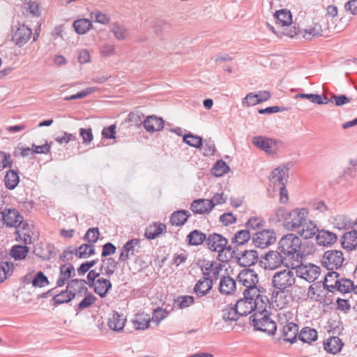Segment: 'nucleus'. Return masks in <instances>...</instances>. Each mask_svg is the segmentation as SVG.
I'll use <instances>...</instances> for the list:
<instances>
[{
	"mask_svg": "<svg viewBox=\"0 0 357 357\" xmlns=\"http://www.w3.org/2000/svg\"><path fill=\"white\" fill-rule=\"evenodd\" d=\"M28 247L24 245H15L10 250V255L15 260H21L24 259L29 252Z\"/></svg>",
	"mask_w": 357,
	"mask_h": 357,
	"instance_id": "obj_49",
	"label": "nucleus"
},
{
	"mask_svg": "<svg viewBox=\"0 0 357 357\" xmlns=\"http://www.w3.org/2000/svg\"><path fill=\"white\" fill-rule=\"evenodd\" d=\"M3 225L15 227L23 220L24 217L16 209L5 208L3 211Z\"/></svg>",
	"mask_w": 357,
	"mask_h": 357,
	"instance_id": "obj_20",
	"label": "nucleus"
},
{
	"mask_svg": "<svg viewBox=\"0 0 357 357\" xmlns=\"http://www.w3.org/2000/svg\"><path fill=\"white\" fill-rule=\"evenodd\" d=\"M259 99L257 93H249L242 100V105L244 107H249L259 104Z\"/></svg>",
	"mask_w": 357,
	"mask_h": 357,
	"instance_id": "obj_61",
	"label": "nucleus"
},
{
	"mask_svg": "<svg viewBox=\"0 0 357 357\" xmlns=\"http://www.w3.org/2000/svg\"><path fill=\"white\" fill-rule=\"evenodd\" d=\"M298 340L305 343H311L317 340V332L310 327H304L301 329L298 335Z\"/></svg>",
	"mask_w": 357,
	"mask_h": 357,
	"instance_id": "obj_34",
	"label": "nucleus"
},
{
	"mask_svg": "<svg viewBox=\"0 0 357 357\" xmlns=\"http://www.w3.org/2000/svg\"><path fill=\"white\" fill-rule=\"evenodd\" d=\"M91 21L86 19L77 20L73 23V27L78 34L86 33L91 29Z\"/></svg>",
	"mask_w": 357,
	"mask_h": 357,
	"instance_id": "obj_48",
	"label": "nucleus"
},
{
	"mask_svg": "<svg viewBox=\"0 0 357 357\" xmlns=\"http://www.w3.org/2000/svg\"><path fill=\"white\" fill-rule=\"evenodd\" d=\"M338 277L339 274L336 271H328L324 277V289L333 292L335 290L334 283L336 280H339Z\"/></svg>",
	"mask_w": 357,
	"mask_h": 357,
	"instance_id": "obj_44",
	"label": "nucleus"
},
{
	"mask_svg": "<svg viewBox=\"0 0 357 357\" xmlns=\"http://www.w3.org/2000/svg\"><path fill=\"white\" fill-rule=\"evenodd\" d=\"M190 215V214L188 211H177L172 214L170 218V222L173 225L182 226L186 222L188 218Z\"/></svg>",
	"mask_w": 357,
	"mask_h": 357,
	"instance_id": "obj_36",
	"label": "nucleus"
},
{
	"mask_svg": "<svg viewBox=\"0 0 357 357\" xmlns=\"http://www.w3.org/2000/svg\"><path fill=\"white\" fill-rule=\"evenodd\" d=\"M206 235L197 229L192 231L187 236L188 243L190 245H199L202 244L204 241H206Z\"/></svg>",
	"mask_w": 357,
	"mask_h": 357,
	"instance_id": "obj_37",
	"label": "nucleus"
},
{
	"mask_svg": "<svg viewBox=\"0 0 357 357\" xmlns=\"http://www.w3.org/2000/svg\"><path fill=\"white\" fill-rule=\"evenodd\" d=\"M75 293H71L70 291H68V289H66L65 291H62L59 294L55 295L52 300L54 305H58L71 301L75 298Z\"/></svg>",
	"mask_w": 357,
	"mask_h": 357,
	"instance_id": "obj_40",
	"label": "nucleus"
},
{
	"mask_svg": "<svg viewBox=\"0 0 357 357\" xmlns=\"http://www.w3.org/2000/svg\"><path fill=\"white\" fill-rule=\"evenodd\" d=\"M142 116L138 113L130 112L126 120L128 123V126L141 127L143 125Z\"/></svg>",
	"mask_w": 357,
	"mask_h": 357,
	"instance_id": "obj_58",
	"label": "nucleus"
},
{
	"mask_svg": "<svg viewBox=\"0 0 357 357\" xmlns=\"http://www.w3.org/2000/svg\"><path fill=\"white\" fill-rule=\"evenodd\" d=\"M296 269V275L301 278H303L308 282H314L320 275V267L312 264H308L304 265L302 264V261L298 266H295Z\"/></svg>",
	"mask_w": 357,
	"mask_h": 357,
	"instance_id": "obj_9",
	"label": "nucleus"
},
{
	"mask_svg": "<svg viewBox=\"0 0 357 357\" xmlns=\"http://www.w3.org/2000/svg\"><path fill=\"white\" fill-rule=\"evenodd\" d=\"M337 240V234L326 229L319 230L316 235L317 243L319 245L326 247L331 246L334 244Z\"/></svg>",
	"mask_w": 357,
	"mask_h": 357,
	"instance_id": "obj_21",
	"label": "nucleus"
},
{
	"mask_svg": "<svg viewBox=\"0 0 357 357\" xmlns=\"http://www.w3.org/2000/svg\"><path fill=\"white\" fill-rule=\"evenodd\" d=\"M273 287L277 289L273 292L272 299L277 303V306L283 308L286 302L282 301V294L289 291V288L296 283L294 273L289 269L276 272L272 278Z\"/></svg>",
	"mask_w": 357,
	"mask_h": 357,
	"instance_id": "obj_2",
	"label": "nucleus"
},
{
	"mask_svg": "<svg viewBox=\"0 0 357 357\" xmlns=\"http://www.w3.org/2000/svg\"><path fill=\"white\" fill-rule=\"evenodd\" d=\"M183 141L190 146L199 148L203 144V140L199 135H182Z\"/></svg>",
	"mask_w": 357,
	"mask_h": 357,
	"instance_id": "obj_54",
	"label": "nucleus"
},
{
	"mask_svg": "<svg viewBox=\"0 0 357 357\" xmlns=\"http://www.w3.org/2000/svg\"><path fill=\"white\" fill-rule=\"evenodd\" d=\"M322 35V27L319 23H314L313 26L309 29L305 30L303 37L306 39H311L313 36H318Z\"/></svg>",
	"mask_w": 357,
	"mask_h": 357,
	"instance_id": "obj_57",
	"label": "nucleus"
},
{
	"mask_svg": "<svg viewBox=\"0 0 357 357\" xmlns=\"http://www.w3.org/2000/svg\"><path fill=\"white\" fill-rule=\"evenodd\" d=\"M238 280L245 287L243 294L262 295L263 291H261L259 287L257 286L258 275L254 270L250 268L242 270L238 275Z\"/></svg>",
	"mask_w": 357,
	"mask_h": 357,
	"instance_id": "obj_7",
	"label": "nucleus"
},
{
	"mask_svg": "<svg viewBox=\"0 0 357 357\" xmlns=\"http://www.w3.org/2000/svg\"><path fill=\"white\" fill-rule=\"evenodd\" d=\"M249 319L256 331L264 332L269 335H274L277 331V324L268 315L266 308L261 312H255Z\"/></svg>",
	"mask_w": 357,
	"mask_h": 357,
	"instance_id": "obj_5",
	"label": "nucleus"
},
{
	"mask_svg": "<svg viewBox=\"0 0 357 357\" xmlns=\"http://www.w3.org/2000/svg\"><path fill=\"white\" fill-rule=\"evenodd\" d=\"M204 277L199 280L194 287V293L198 297L206 295L213 287V279L209 278L208 272H203Z\"/></svg>",
	"mask_w": 357,
	"mask_h": 357,
	"instance_id": "obj_18",
	"label": "nucleus"
},
{
	"mask_svg": "<svg viewBox=\"0 0 357 357\" xmlns=\"http://www.w3.org/2000/svg\"><path fill=\"white\" fill-rule=\"evenodd\" d=\"M167 316V312L165 310H162L160 307L155 309L153 312V316L151 318V321L156 322L159 324L160 322Z\"/></svg>",
	"mask_w": 357,
	"mask_h": 357,
	"instance_id": "obj_62",
	"label": "nucleus"
},
{
	"mask_svg": "<svg viewBox=\"0 0 357 357\" xmlns=\"http://www.w3.org/2000/svg\"><path fill=\"white\" fill-rule=\"evenodd\" d=\"M342 246L347 250H354L357 248V231L352 230L346 232L342 238Z\"/></svg>",
	"mask_w": 357,
	"mask_h": 357,
	"instance_id": "obj_27",
	"label": "nucleus"
},
{
	"mask_svg": "<svg viewBox=\"0 0 357 357\" xmlns=\"http://www.w3.org/2000/svg\"><path fill=\"white\" fill-rule=\"evenodd\" d=\"M86 280L82 279H73L68 284L66 289L71 293L82 292L83 291H87V288L85 287Z\"/></svg>",
	"mask_w": 357,
	"mask_h": 357,
	"instance_id": "obj_45",
	"label": "nucleus"
},
{
	"mask_svg": "<svg viewBox=\"0 0 357 357\" xmlns=\"http://www.w3.org/2000/svg\"><path fill=\"white\" fill-rule=\"evenodd\" d=\"M298 335V326L293 322L288 323L284 326L282 329V337L285 342L291 344L296 342Z\"/></svg>",
	"mask_w": 357,
	"mask_h": 357,
	"instance_id": "obj_25",
	"label": "nucleus"
},
{
	"mask_svg": "<svg viewBox=\"0 0 357 357\" xmlns=\"http://www.w3.org/2000/svg\"><path fill=\"white\" fill-rule=\"evenodd\" d=\"M4 182L8 189H15L20 182L17 172L14 170L8 171L4 178Z\"/></svg>",
	"mask_w": 357,
	"mask_h": 357,
	"instance_id": "obj_41",
	"label": "nucleus"
},
{
	"mask_svg": "<svg viewBox=\"0 0 357 357\" xmlns=\"http://www.w3.org/2000/svg\"><path fill=\"white\" fill-rule=\"evenodd\" d=\"M229 170V166L226 164L225 162L220 160H218L215 163V165H213V167L211 169V172L214 176L219 177V176H222L224 174H225L226 173H227Z\"/></svg>",
	"mask_w": 357,
	"mask_h": 357,
	"instance_id": "obj_50",
	"label": "nucleus"
},
{
	"mask_svg": "<svg viewBox=\"0 0 357 357\" xmlns=\"http://www.w3.org/2000/svg\"><path fill=\"white\" fill-rule=\"evenodd\" d=\"M32 30L24 24H19V26L13 31L12 40L18 47L25 45L32 36Z\"/></svg>",
	"mask_w": 357,
	"mask_h": 357,
	"instance_id": "obj_15",
	"label": "nucleus"
},
{
	"mask_svg": "<svg viewBox=\"0 0 357 357\" xmlns=\"http://www.w3.org/2000/svg\"><path fill=\"white\" fill-rule=\"evenodd\" d=\"M319 229L317 225L307 217L303 222L302 226L296 230L297 234L305 239H309L317 235Z\"/></svg>",
	"mask_w": 357,
	"mask_h": 357,
	"instance_id": "obj_19",
	"label": "nucleus"
},
{
	"mask_svg": "<svg viewBox=\"0 0 357 357\" xmlns=\"http://www.w3.org/2000/svg\"><path fill=\"white\" fill-rule=\"evenodd\" d=\"M275 22L282 26H289L292 23L291 12L286 9L278 10L274 14Z\"/></svg>",
	"mask_w": 357,
	"mask_h": 357,
	"instance_id": "obj_32",
	"label": "nucleus"
},
{
	"mask_svg": "<svg viewBox=\"0 0 357 357\" xmlns=\"http://www.w3.org/2000/svg\"><path fill=\"white\" fill-rule=\"evenodd\" d=\"M344 259L340 250H331L326 251L322 258V264L328 270L340 268Z\"/></svg>",
	"mask_w": 357,
	"mask_h": 357,
	"instance_id": "obj_10",
	"label": "nucleus"
},
{
	"mask_svg": "<svg viewBox=\"0 0 357 357\" xmlns=\"http://www.w3.org/2000/svg\"><path fill=\"white\" fill-rule=\"evenodd\" d=\"M331 224L335 229L347 230L352 227V225H356V222H353L345 215H337L332 218Z\"/></svg>",
	"mask_w": 357,
	"mask_h": 357,
	"instance_id": "obj_26",
	"label": "nucleus"
},
{
	"mask_svg": "<svg viewBox=\"0 0 357 357\" xmlns=\"http://www.w3.org/2000/svg\"><path fill=\"white\" fill-rule=\"evenodd\" d=\"M92 287H93V291L96 294L101 298H105L112 288V283L107 279L99 278Z\"/></svg>",
	"mask_w": 357,
	"mask_h": 357,
	"instance_id": "obj_28",
	"label": "nucleus"
},
{
	"mask_svg": "<svg viewBox=\"0 0 357 357\" xmlns=\"http://www.w3.org/2000/svg\"><path fill=\"white\" fill-rule=\"evenodd\" d=\"M115 38L119 40H123L128 38L129 32L128 29L121 23H114L110 29Z\"/></svg>",
	"mask_w": 357,
	"mask_h": 357,
	"instance_id": "obj_39",
	"label": "nucleus"
},
{
	"mask_svg": "<svg viewBox=\"0 0 357 357\" xmlns=\"http://www.w3.org/2000/svg\"><path fill=\"white\" fill-rule=\"evenodd\" d=\"M95 254V247L91 243L82 244L75 252L78 258H86Z\"/></svg>",
	"mask_w": 357,
	"mask_h": 357,
	"instance_id": "obj_42",
	"label": "nucleus"
},
{
	"mask_svg": "<svg viewBox=\"0 0 357 357\" xmlns=\"http://www.w3.org/2000/svg\"><path fill=\"white\" fill-rule=\"evenodd\" d=\"M236 290V281L230 276H224L220 279L219 291L222 294L230 295Z\"/></svg>",
	"mask_w": 357,
	"mask_h": 357,
	"instance_id": "obj_30",
	"label": "nucleus"
},
{
	"mask_svg": "<svg viewBox=\"0 0 357 357\" xmlns=\"http://www.w3.org/2000/svg\"><path fill=\"white\" fill-rule=\"evenodd\" d=\"M289 211L284 207L278 208L274 213H273L270 218V221L273 223H278L281 221L284 223L285 218L287 217Z\"/></svg>",
	"mask_w": 357,
	"mask_h": 357,
	"instance_id": "obj_52",
	"label": "nucleus"
},
{
	"mask_svg": "<svg viewBox=\"0 0 357 357\" xmlns=\"http://www.w3.org/2000/svg\"><path fill=\"white\" fill-rule=\"evenodd\" d=\"M150 321L151 318L149 314L139 313L136 314L133 324L137 330H145L149 327Z\"/></svg>",
	"mask_w": 357,
	"mask_h": 357,
	"instance_id": "obj_38",
	"label": "nucleus"
},
{
	"mask_svg": "<svg viewBox=\"0 0 357 357\" xmlns=\"http://www.w3.org/2000/svg\"><path fill=\"white\" fill-rule=\"evenodd\" d=\"M33 225L28 223L24 220L21 221L16 227V240L23 241L25 245L32 243L33 236Z\"/></svg>",
	"mask_w": 357,
	"mask_h": 357,
	"instance_id": "obj_14",
	"label": "nucleus"
},
{
	"mask_svg": "<svg viewBox=\"0 0 357 357\" xmlns=\"http://www.w3.org/2000/svg\"><path fill=\"white\" fill-rule=\"evenodd\" d=\"M307 215L308 211L304 208H294L289 211L282 225L288 231H296L302 226V223L305 220Z\"/></svg>",
	"mask_w": 357,
	"mask_h": 357,
	"instance_id": "obj_8",
	"label": "nucleus"
},
{
	"mask_svg": "<svg viewBox=\"0 0 357 357\" xmlns=\"http://www.w3.org/2000/svg\"><path fill=\"white\" fill-rule=\"evenodd\" d=\"M96 301V298L89 292H87L85 297L82 301L78 304L77 307L75 309L77 313L81 310L89 307L92 305Z\"/></svg>",
	"mask_w": 357,
	"mask_h": 357,
	"instance_id": "obj_56",
	"label": "nucleus"
},
{
	"mask_svg": "<svg viewBox=\"0 0 357 357\" xmlns=\"http://www.w3.org/2000/svg\"><path fill=\"white\" fill-rule=\"evenodd\" d=\"M302 241L294 233L284 235L278 241V249L284 255L286 266L295 268L303 258L301 251Z\"/></svg>",
	"mask_w": 357,
	"mask_h": 357,
	"instance_id": "obj_1",
	"label": "nucleus"
},
{
	"mask_svg": "<svg viewBox=\"0 0 357 357\" xmlns=\"http://www.w3.org/2000/svg\"><path fill=\"white\" fill-rule=\"evenodd\" d=\"M75 275V268L71 264H63L60 266L59 276L56 281L58 287H63L70 278Z\"/></svg>",
	"mask_w": 357,
	"mask_h": 357,
	"instance_id": "obj_23",
	"label": "nucleus"
},
{
	"mask_svg": "<svg viewBox=\"0 0 357 357\" xmlns=\"http://www.w3.org/2000/svg\"><path fill=\"white\" fill-rule=\"evenodd\" d=\"M239 317L235 305L231 304L227 305L222 310V318L225 321H237Z\"/></svg>",
	"mask_w": 357,
	"mask_h": 357,
	"instance_id": "obj_43",
	"label": "nucleus"
},
{
	"mask_svg": "<svg viewBox=\"0 0 357 357\" xmlns=\"http://www.w3.org/2000/svg\"><path fill=\"white\" fill-rule=\"evenodd\" d=\"M343 347L342 340L338 337H331L324 342V349L330 354H336L339 353Z\"/></svg>",
	"mask_w": 357,
	"mask_h": 357,
	"instance_id": "obj_31",
	"label": "nucleus"
},
{
	"mask_svg": "<svg viewBox=\"0 0 357 357\" xmlns=\"http://www.w3.org/2000/svg\"><path fill=\"white\" fill-rule=\"evenodd\" d=\"M251 237V234L248 229L238 231L231 238V243L238 245H243L247 243Z\"/></svg>",
	"mask_w": 357,
	"mask_h": 357,
	"instance_id": "obj_47",
	"label": "nucleus"
},
{
	"mask_svg": "<svg viewBox=\"0 0 357 357\" xmlns=\"http://www.w3.org/2000/svg\"><path fill=\"white\" fill-rule=\"evenodd\" d=\"M195 299L192 296H181L175 301V303L180 309H183L192 305L194 303Z\"/></svg>",
	"mask_w": 357,
	"mask_h": 357,
	"instance_id": "obj_59",
	"label": "nucleus"
},
{
	"mask_svg": "<svg viewBox=\"0 0 357 357\" xmlns=\"http://www.w3.org/2000/svg\"><path fill=\"white\" fill-rule=\"evenodd\" d=\"M334 286H335V290L343 294L349 293L351 291L354 292V290L356 289L354 282L349 279L344 278L336 280L335 281Z\"/></svg>",
	"mask_w": 357,
	"mask_h": 357,
	"instance_id": "obj_33",
	"label": "nucleus"
},
{
	"mask_svg": "<svg viewBox=\"0 0 357 357\" xmlns=\"http://www.w3.org/2000/svg\"><path fill=\"white\" fill-rule=\"evenodd\" d=\"M213 209V205L208 199H197L190 205V210L195 214H208Z\"/></svg>",
	"mask_w": 357,
	"mask_h": 357,
	"instance_id": "obj_22",
	"label": "nucleus"
},
{
	"mask_svg": "<svg viewBox=\"0 0 357 357\" xmlns=\"http://www.w3.org/2000/svg\"><path fill=\"white\" fill-rule=\"evenodd\" d=\"M14 271V264L8 261L0 263V282H3L7 278L12 275Z\"/></svg>",
	"mask_w": 357,
	"mask_h": 357,
	"instance_id": "obj_46",
	"label": "nucleus"
},
{
	"mask_svg": "<svg viewBox=\"0 0 357 357\" xmlns=\"http://www.w3.org/2000/svg\"><path fill=\"white\" fill-rule=\"evenodd\" d=\"M264 223V221L262 220L261 218L254 217L248 220V221L246 223V226L248 228V230L250 229L255 230L257 229H259L261 227H262Z\"/></svg>",
	"mask_w": 357,
	"mask_h": 357,
	"instance_id": "obj_64",
	"label": "nucleus"
},
{
	"mask_svg": "<svg viewBox=\"0 0 357 357\" xmlns=\"http://www.w3.org/2000/svg\"><path fill=\"white\" fill-rule=\"evenodd\" d=\"M102 261L106 263L107 266L104 267L103 266H102L101 271H104L103 274L110 278L114 273L115 269L116 268L118 264L116 261L112 257L103 259Z\"/></svg>",
	"mask_w": 357,
	"mask_h": 357,
	"instance_id": "obj_51",
	"label": "nucleus"
},
{
	"mask_svg": "<svg viewBox=\"0 0 357 357\" xmlns=\"http://www.w3.org/2000/svg\"><path fill=\"white\" fill-rule=\"evenodd\" d=\"M268 305V299L266 296L243 294V298L238 300L234 305L238 315L240 317H245L253 311L258 312L259 311L264 310Z\"/></svg>",
	"mask_w": 357,
	"mask_h": 357,
	"instance_id": "obj_3",
	"label": "nucleus"
},
{
	"mask_svg": "<svg viewBox=\"0 0 357 357\" xmlns=\"http://www.w3.org/2000/svg\"><path fill=\"white\" fill-rule=\"evenodd\" d=\"M139 241L137 238H132L128 241L122 247L121 252L119 255V260L126 261L129 259L130 256L135 255V247L138 245Z\"/></svg>",
	"mask_w": 357,
	"mask_h": 357,
	"instance_id": "obj_24",
	"label": "nucleus"
},
{
	"mask_svg": "<svg viewBox=\"0 0 357 357\" xmlns=\"http://www.w3.org/2000/svg\"><path fill=\"white\" fill-rule=\"evenodd\" d=\"M166 229L165 225L162 223H154L146 227L145 236L148 239H155Z\"/></svg>",
	"mask_w": 357,
	"mask_h": 357,
	"instance_id": "obj_35",
	"label": "nucleus"
},
{
	"mask_svg": "<svg viewBox=\"0 0 357 357\" xmlns=\"http://www.w3.org/2000/svg\"><path fill=\"white\" fill-rule=\"evenodd\" d=\"M276 241V234L273 229H263L256 232L252 237L254 245L259 248H265L274 243Z\"/></svg>",
	"mask_w": 357,
	"mask_h": 357,
	"instance_id": "obj_12",
	"label": "nucleus"
},
{
	"mask_svg": "<svg viewBox=\"0 0 357 357\" xmlns=\"http://www.w3.org/2000/svg\"><path fill=\"white\" fill-rule=\"evenodd\" d=\"M288 170V167H279L271 172L270 181L273 186L274 190L282 187V185H286L289 177Z\"/></svg>",
	"mask_w": 357,
	"mask_h": 357,
	"instance_id": "obj_16",
	"label": "nucleus"
},
{
	"mask_svg": "<svg viewBox=\"0 0 357 357\" xmlns=\"http://www.w3.org/2000/svg\"><path fill=\"white\" fill-rule=\"evenodd\" d=\"M252 141L255 146L268 154L275 153L281 144L280 141L263 135L254 137Z\"/></svg>",
	"mask_w": 357,
	"mask_h": 357,
	"instance_id": "obj_11",
	"label": "nucleus"
},
{
	"mask_svg": "<svg viewBox=\"0 0 357 357\" xmlns=\"http://www.w3.org/2000/svg\"><path fill=\"white\" fill-rule=\"evenodd\" d=\"M31 284L34 287L41 288L48 285L49 280L42 271H39L33 276Z\"/></svg>",
	"mask_w": 357,
	"mask_h": 357,
	"instance_id": "obj_53",
	"label": "nucleus"
},
{
	"mask_svg": "<svg viewBox=\"0 0 357 357\" xmlns=\"http://www.w3.org/2000/svg\"><path fill=\"white\" fill-rule=\"evenodd\" d=\"M238 264L242 267L251 266L255 264L259 256L256 250H245L236 255Z\"/></svg>",
	"mask_w": 357,
	"mask_h": 357,
	"instance_id": "obj_17",
	"label": "nucleus"
},
{
	"mask_svg": "<svg viewBox=\"0 0 357 357\" xmlns=\"http://www.w3.org/2000/svg\"><path fill=\"white\" fill-rule=\"evenodd\" d=\"M222 271V265L221 264L207 263L204 272H208L209 275H211L214 279H218L220 273Z\"/></svg>",
	"mask_w": 357,
	"mask_h": 357,
	"instance_id": "obj_55",
	"label": "nucleus"
},
{
	"mask_svg": "<svg viewBox=\"0 0 357 357\" xmlns=\"http://www.w3.org/2000/svg\"><path fill=\"white\" fill-rule=\"evenodd\" d=\"M143 126L147 132H150L160 131L162 128H164L166 132L175 134H192L191 132H188L185 129L180 127H174L171 123H165L162 117L155 115L146 116L143 121Z\"/></svg>",
	"mask_w": 357,
	"mask_h": 357,
	"instance_id": "obj_6",
	"label": "nucleus"
},
{
	"mask_svg": "<svg viewBox=\"0 0 357 357\" xmlns=\"http://www.w3.org/2000/svg\"><path fill=\"white\" fill-rule=\"evenodd\" d=\"M93 91H94V89L92 87H89L84 90H82L80 92H78L76 94L66 96L64 98V100L68 101V100H76V99L84 98V97H86V96H88L89 94L92 93Z\"/></svg>",
	"mask_w": 357,
	"mask_h": 357,
	"instance_id": "obj_63",
	"label": "nucleus"
},
{
	"mask_svg": "<svg viewBox=\"0 0 357 357\" xmlns=\"http://www.w3.org/2000/svg\"><path fill=\"white\" fill-rule=\"evenodd\" d=\"M261 263L264 264L266 269L273 270L279 267L282 264H286L284 255L276 250L268 251L263 257Z\"/></svg>",
	"mask_w": 357,
	"mask_h": 357,
	"instance_id": "obj_13",
	"label": "nucleus"
},
{
	"mask_svg": "<svg viewBox=\"0 0 357 357\" xmlns=\"http://www.w3.org/2000/svg\"><path fill=\"white\" fill-rule=\"evenodd\" d=\"M126 321L123 314L114 312L108 319L107 325L111 330L120 332L123 331Z\"/></svg>",
	"mask_w": 357,
	"mask_h": 357,
	"instance_id": "obj_29",
	"label": "nucleus"
},
{
	"mask_svg": "<svg viewBox=\"0 0 357 357\" xmlns=\"http://www.w3.org/2000/svg\"><path fill=\"white\" fill-rule=\"evenodd\" d=\"M100 233L98 227H92L89 228L84 236V239L86 241L89 243L93 244L95 243L98 239L99 238Z\"/></svg>",
	"mask_w": 357,
	"mask_h": 357,
	"instance_id": "obj_60",
	"label": "nucleus"
},
{
	"mask_svg": "<svg viewBox=\"0 0 357 357\" xmlns=\"http://www.w3.org/2000/svg\"><path fill=\"white\" fill-rule=\"evenodd\" d=\"M206 243L211 251L218 253V259L220 261H229L235 253L234 248L231 245H227V239L221 234L216 233L209 234Z\"/></svg>",
	"mask_w": 357,
	"mask_h": 357,
	"instance_id": "obj_4",
	"label": "nucleus"
}]
</instances>
